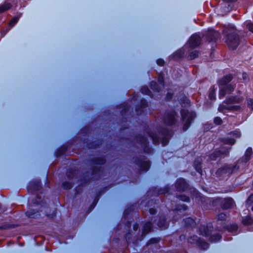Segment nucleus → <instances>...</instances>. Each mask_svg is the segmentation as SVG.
Segmentation results:
<instances>
[{
    "label": "nucleus",
    "mask_w": 253,
    "mask_h": 253,
    "mask_svg": "<svg viewBox=\"0 0 253 253\" xmlns=\"http://www.w3.org/2000/svg\"><path fill=\"white\" fill-rule=\"evenodd\" d=\"M181 120L184 122L183 129L186 131L190 126L191 122L196 117L195 112H189L187 110L182 109L181 111Z\"/></svg>",
    "instance_id": "3"
},
{
    "label": "nucleus",
    "mask_w": 253,
    "mask_h": 253,
    "mask_svg": "<svg viewBox=\"0 0 253 253\" xmlns=\"http://www.w3.org/2000/svg\"><path fill=\"white\" fill-rule=\"evenodd\" d=\"M149 212H150V214H152V215L155 214L156 213V210H155V209H154V208H150L149 209Z\"/></svg>",
    "instance_id": "45"
},
{
    "label": "nucleus",
    "mask_w": 253,
    "mask_h": 253,
    "mask_svg": "<svg viewBox=\"0 0 253 253\" xmlns=\"http://www.w3.org/2000/svg\"><path fill=\"white\" fill-rule=\"evenodd\" d=\"M214 122L216 125H219L222 123L221 119L219 117H215L214 119Z\"/></svg>",
    "instance_id": "41"
},
{
    "label": "nucleus",
    "mask_w": 253,
    "mask_h": 253,
    "mask_svg": "<svg viewBox=\"0 0 253 253\" xmlns=\"http://www.w3.org/2000/svg\"><path fill=\"white\" fill-rule=\"evenodd\" d=\"M188 242L190 244H196L201 249L204 250L209 248V244L206 242L199 238L197 236H193L189 237Z\"/></svg>",
    "instance_id": "6"
},
{
    "label": "nucleus",
    "mask_w": 253,
    "mask_h": 253,
    "mask_svg": "<svg viewBox=\"0 0 253 253\" xmlns=\"http://www.w3.org/2000/svg\"><path fill=\"white\" fill-rule=\"evenodd\" d=\"M246 76H247V74L246 73H243V78L244 79H246Z\"/></svg>",
    "instance_id": "50"
},
{
    "label": "nucleus",
    "mask_w": 253,
    "mask_h": 253,
    "mask_svg": "<svg viewBox=\"0 0 253 253\" xmlns=\"http://www.w3.org/2000/svg\"><path fill=\"white\" fill-rule=\"evenodd\" d=\"M226 215L224 213H220L217 215V220L218 221H224L226 219Z\"/></svg>",
    "instance_id": "37"
},
{
    "label": "nucleus",
    "mask_w": 253,
    "mask_h": 253,
    "mask_svg": "<svg viewBox=\"0 0 253 253\" xmlns=\"http://www.w3.org/2000/svg\"><path fill=\"white\" fill-rule=\"evenodd\" d=\"M234 204L233 199L231 198H225L221 202L222 208L223 209H228L233 207Z\"/></svg>",
    "instance_id": "12"
},
{
    "label": "nucleus",
    "mask_w": 253,
    "mask_h": 253,
    "mask_svg": "<svg viewBox=\"0 0 253 253\" xmlns=\"http://www.w3.org/2000/svg\"><path fill=\"white\" fill-rule=\"evenodd\" d=\"M224 1L226 2H234L236 1V0H224Z\"/></svg>",
    "instance_id": "49"
},
{
    "label": "nucleus",
    "mask_w": 253,
    "mask_h": 253,
    "mask_svg": "<svg viewBox=\"0 0 253 253\" xmlns=\"http://www.w3.org/2000/svg\"><path fill=\"white\" fill-rule=\"evenodd\" d=\"M216 88L214 86H212L210 88L209 97L210 99L213 100L215 98V91Z\"/></svg>",
    "instance_id": "25"
},
{
    "label": "nucleus",
    "mask_w": 253,
    "mask_h": 253,
    "mask_svg": "<svg viewBox=\"0 0 253 253\" xmlns=\"http://www.w3.org/2000/svg\"><path fill=\"white\" fill-rule=\"evenodd\" d=\"M221 238V236L219 234H213L211 236L210 240L212 242H216L219 241Z\"/></svg>",
    "instance_id": "27"
},
{
    "label": "nucleus",
    "mask_w": 253,
    "mask_h": 253,
    "mask_svg": "<svg viewBox=\"0 0 253 253\" xmlns=\"http://www.w3.org/2000/svg\"><path fill=\"white\" fill-rule=\"evenodd\" d=\"M228 153H229L228 150L225 151L224 153H221L220 151H215L213 153L211 154L210 155V158L211 160L214 161L216 159L217 157H221L222 154H224L225 156H227L228 155Z\"/></svg>",
    "instance_id": "18"
},
{
    "label": "nucleus",
    "mask_w": 253,
    "mask_h": 253,
    "mask_svg": "<svg viewBox=\"0 0 253 253\" xmlns=\"http://www.w3.org/2000/svg\"><path fill=\"white\" fill-rule=\"evenodd\" d=\"M201 43V38L198 34L193 35L189 40V46L194 48L200 45Z\"/></svg>",
    "instance_id": "8"
},
{
    "label": "nucleus",
    "mask_w": 253,
    "mask_h": 253,
    "mask_svg": "<svg viewBox=\"0 0 253 253\" xmlns=\"http://www.w3.org/2000/svg\"><path fill=\"white\" fill-rule=\"evenodd\" d=\"M248 105L253 110V99H249L248 100Z\"/></svg>",
    "instance_id": "43"
},
{
    "label": "nucleus",
    "mask_w": 253,
    "mask_h": 253,
    "mask_svg": "<svg viewBox=\"0 0 253 253\" xmlns=\"http://www.w3.org/2000/svg\"><path fill=\"white\" fill-rule=\"evenodd\" d=\"M230 134L233 136H234L236 138H239L241 135V132L239 129H236L231 132Z\"/></svg>",
    "instance_id": "32"
},
{
    "label": "nucleus",
    "mask_w": 253,
    "mask_h": 253,
    "mask_svg": "<svg viewBox=\"0 0 253 253\" xmlns=\"http://www.w3.org/2000/svg\"><path fill=\"white\" fill-rule=\"evenodd\" d=\"M208 40L210 41H216L219 37L218 32L212 29H209L207 33Z\"/></svg>",
    "instance_id": "9"
},
{
    "label": "nucleus",
    "mask_w": 253,
    "mask_h": 253,
    "mask_svg": "<svg viewBox=\"0 0 253 253\" xmlns=\"http://www.w3.org/2000/svg\"><path fill=\"white\" fill-rule=\"evenodd\" d=\"M184 222L186 226H192L195 224V220L191 217L184 219Z\"/></svg>",
    "instance_id": "23"
},
{
    "label": "nucleus",
    "mask_w": 253,
    "mask_h": 253,
    "mask_svg": "<svg viewBox=\"0 0 253 253\" xmlns=\"http://www.w3.org/2000/svg\"><path fill=\"white\" fill-rule=\"evenodd\" d=\"M18 20H19L18 17H17V16L14 17L10 21L9 25L11 27H13L16 24V23L18 22Z\"/></svg>",
    "instance_id": "35"
},
{
    "label": "nucleus",
    "mask_w": 253,
    "mask_h": 253,
    "mask_svg": "<svg viewBox=\"0 0 253 253\" xmlns=\"http://www.w3.org/2000/svg\"><path fill=\"white\" fill-rule=\"evenodd\" d=\"M253 203V194H251L246 200V203L251 205Z\"/></svg>",
    "instance_id": "40"
},
{
    "label": "nucleus",
    "mask_w": 253,
    "mask_h": 253,
    "mask_svg": "<svg viewBox=\"0 0 253 253\" xmlns=\"http://www.w3.org/2000/svg\"><path fill=\"white\" fill-rule=\"evenodd\" d=\"M152 229V223L151 222H147L143 226L142 234L145 235L150 232Z\"/></svg>",
    "instance_id": "20"
},
{
    "label": "nucleus",
    "mask_w": 253,
    "mask_h": 253,
    "mask_svg": "<svg viewBox=\"0 0 253 253\" xmlns=\"http://www.w3.org/2000/svg\"><path fill=\"white\" fill-rule=\"evenodd\" d=\"M141 91L143 94L148 95L150 96L152 95V92L147 86H143L141 89Z\"/></svg>",
    "instance_id": "29"
},
{
    "label": "nucleus",
    "mask_w": 253,
    "mask_h": 253,
    "mask_svg": "<svg viewBox=\"0 0 253 253\" xmlns=\"http://www.w3.org/2000/svg\"><path fill=\"white\" fill-rule=\"evenodd\" d=\"M163 138L159 139V138L156 135L153 134H149L150 137L152 139L154 143L157 144L160 141L163 146H166L169 142V139L171 136L170 132L167 130H164L161 132Z\"/></svg>",
    "instance_id": "4"
},
{
    "label": "nucleus",
    "mask_w": 253,
    "mask_h": 253,
    "mask_svg": "<svg viewBox=\"0 0 253 253\" xmlns=\"http://www.w3.org/2000/svg\"><path fill=\"white\" fill-rule=\"evenodd\" d=\"M150 87L155 91L159 92L160 91L158 84L155 82L153 81L150 83Z\"/></svg>",
    "instance_id": "28"
},
{
    "label": "nucleus",
    "mask_w": 253,
    "mask_h": 253,
    "mask_svg": "<svg viewBox=\"0 0 253 253\" xmlns=\"http://www.w3.org/2000/svg\"><path fill=\"white\" fill-rule=\"evenodd\" d=\"M142 143H143L144 145H146L147 144V141L146 138H142V140L140 141Z\"/></svg>",
    "instance_id": "47"
},
{
    "label": "nucleus",
    "mask_w": 253,
    "mask_h": 253,
    "mask_svg": "<svg viewBox=\"0 0 253 253\" xmlns=\"http://www.w3.org/2000/svg\"><path fill=\"white\" fill-rule=\"evenodd\" d=\"M55 215V212H54L51 215H48V216H50V217H52V216H54Z\"/></svg>",
    "instance_id": "51"
},
{
    "label": "nucleus",
    "mask_w": 253,
    "mask_h": 253,
    "mask_svg": "<svg viewBox=\"0 0 253 253\" xmlns=\"http://www.w3.org/2000/svg\"><path fill=\"white\" fill-rule=\"evenodd\" d=\"M239 169V166L235 165L234 167H230L228 166H225L222 169H219L218 171L222 173H227L228 174H231L234 172L235 170Z\"/></svg>",
    "instance_id": "11"
},
{
    "label": "nucleus",
    "mask_w": 253,
    "mask_h": 253,
    "mask_svg": "<svg viewBox=\"0 0 253 253\" xmlns=\"http://www.w3.org/2000/svg\"><path fill=\"white\" fill-rule=\"evenodd\" d=\"M240 108L239 106H227L224 105H220L218 107V111L221 112H224V110H238Z\"/></svg>",
    "instance_id": "16"
},
{
    "label": "nucleus",
    "mask_w": 253,
    "mask_h": 253,
    "mask_svg": "<svg viewBox=\"0 0 253 253\" xmlns=\"http://www.w3.org/2000/svg\"><path fill=\"white\" fill-rule=\"evenodd\" d=\"M140 169L142 171H147L150 168V164L149 161L143 160L138 163Z\"/></svg>",
    "instance_id": "14"
},
{
    "label": "nucleus",
    "mask_w": 253,
    "mask_h": 253,
    "mask_svg": "<svg viewBox=\"0 0 253 253\" xmlns=\"http://www.w3.org/2000/svg\"><path fill=\"white\" fill-rule=\"evenodd\" d=\"M243 100V97L241 96H230L227 98L224 102L227 104L239 103Z\"/></svg>",
    "instance_id": "13"
},
{
    "label": "nucleus",
    "mask_w": 253,
    "mask_h": 253,
    "mask_svg": "<svg viewBox=\"0 0 253 253\" xmlns=\"http://www.w3.org/2000/svg\"><path fill=\"white\" fill-rule=\"evenodd\" d=\"M138 224L135 223V224H134L133 225V228L134 230L136 231V230H137V228H138Z\"/></svg>",
    "instance_id": "48"
},
{
    "label": "nucleus",
    "mask_w": 253,
    "mask_h": 253,
    "mask_svg": "<svg viewBox=\"0 0 253 253\" xmlns=\"http://www.w3.org/2000/svg\"><path fill=\"white\" fill-rule=\"evenodd\" d=\"M178 116L174 111H169L166 113L164 118V123L167 125L171 126L176 124Z\"/></svg>",
    "instance_id": "5"
},
{
    "label": "nucleus",
    "mask_w": 253,
    "mask_h": 253,
    "mask_svg": "<svg viewBox=\"0 0 253 253\" xmlns=\"http://www.w3.org/2000/svg\"><path fill=\"white\" fill-rule=\"evenodd\" d=\"M212 228L211 223L208 224L206 226L201 225L199 227V232L201 235L205 237H208Z\"/></svg>",
    "instance_id": "7"
},
{
    "label": "nucleus",
    "mask_w": 253,
    "mask_h": 253,
    "mask_svg": "<svg viewBox=\"0 0 253 253\" xmlns=\"http://www.w3.org/2000/svg\"><path fill=\"white\" fill-rule=\"evenodd\" d=\"M199 55V52L197 50H194L190 53L189 57L190 59H193L197 58Z\"/></svg>",
    "instance_id": "34"
},
{
    "label": "nucleus",
    "mask_w": 253,
    "mask_h": 253,
    "mask_svg": "<svg viewBox=\"0 0 253 253\" xmlns=\"http://www.w3.org/2000/svg\"><path fill=\"white\" fill-rule=\"evenodd\" d=\"M232 79V75H228L224 76L218 81V84L220 87L219 97L220 99L223 98L226 94H230L233 91L234 86L231 84H228Z\"/></svg>",
    "instance_id": "1"
},
{
    "label": "nucleus",
    "mask_w": 253,
    "mask_h": 253,
    "mask_svg": "<svg viewBox=\"0 0 253 253\" xmlns=\"http://www.w3.org/2000/svg\"><path fill=\"white\" fill-rule=\"evenodd\" d=\"M26 215L29 218H37L40 217V214L39 211L35 210H29L26 212Z\"/></svg>",
    "instance_id": "17"
},
{
    "label": "nucleus",
    "mask_w": 253,
    "mask_h": 253,
    "mask_svg": "<svg viewBox=\"0 0 253 253\" xmlns=\"http://www.w3.org/2000/svg\"><path fill=\"white\" fill-rule=\"evenodd\" d=\"M246 27L248 30L253 33V23L252 22H247Z\"/></svg>",
    "instance_id": "39"
},
{
    "label": "nucleus",
    "mask_w": 253,
    "mask_h": 253,
    "mask_svg": "<svg viewBox=\"0 0 253 253\" xmlns=\"http://www.w3.org/2000/svg\"><path fill=\"white\" fill-rule=\"evenodd\" d=\"M32 185H33V183H30L29 185L28 186V189L29 190L32 186Z\"/></svg>",
    "instance_id": "52"
},
{
    "label": "nucleus",
    "mask_w": 253,
    "mask_h": 253,
    "mask_svg": "<svg viewBox=\"0 0 253 253\" xmlns=\"http://www.w3.org/2000/svg\"><path fill=\"white\" fill-rule=\"evenodd\" d=\"M158 226L161 229H166L168 227V224L165 218L160 219L158 222Z\"/></svg>",
    "instance_id": "21"
},
{
    "label": "nucleus",
    "mask_w": 253,
    "mask_h": 253,
    "mask_svg": "<svg viewBox=\"0 0 253 253\" xmlns=\"http://www.w3.org/2000/svg\"><path fill=\"white\" fill-rule=\"evenodd\" d=\"M223 33L226 35V42L229 48H236L239 44L240 39L235 32L234 27L231 26L228 29H225Z\"/></svg>",
    "instance_id": "2"
},
{
    "label": "nucleus",
    "mask_w": 253,
    "mask_h": 253,
    "mask_svg": "<svg viewBox=\"0 0 253 253\" xmlns=\"http://www.w3.org/2000/svg\"><path fill=\"white\" fill-rule=\"evenodd\" d=\"M158 82L160 85L164 87V77L162 75H160L158 78Z\"/></svg>",
    "instance_id": "38"
},
{
    "label": "nucleus",
    "mask_w": 253,
    "mask_h": 253,
    "mask_svg": "<svg viewBox=\"0 0 253 253\" xmlns=\"http://www.w3.org/2000/svg\"><path fill=\"white\" fill-rule=\"evenodd\" d=\"M253 154V150L251 148H248L245 153L243 159L245 162H247L251 158Z\"/></svg>",
    "instance_id": "19"
},
{
    "label": "nucleus",
    "mask_w": 253,
    "mask_h": 253,
    "mask_svg": "<svg viewBox=\"0 0 253 253\" xmlns=\"http://www.w3.org/2000/svg\"><path fill=\"white\" fill-rule=\"evenodd\" d=\"M34 203H35L36 204H38L36 202H35Z\"/></svg>",
    "instance_id": "54"
},
{
    "label": "nucleus",
    "mask_w": 253,
    "mask_h": 253,
    "mask_svg": "<svg viewBox=\"0 0 253 253\" xmlns=\"http://www.w3.org/2000/svg\"><path fill=\"white\" fill-rule=\"evenodd\" d=\"M72 184L68 182H64L62 184V187L64 189H69L72 187Z\"/></svg>",
    "instance_id": "36"
},
{
    "label": "nucleus",
    "mask_w": 253,
    "mask_h": 253,
    "mask_svg": "<svg viewBox=\"0 0 253 253\" xmlns=\"http://www.w3.org/2000/svg\"><path fill=\"white\" fill-rule=\"evenodd\" d=\"M187 209V207L185 205H178L175 209V212H178L181 211V210L186 211Z\"/></svg>",
    "instance_id": "31"
},
{
    "label": "nucleus",
    "mask_w": 253,
    "mask_h": 253,
    "mask_svg": "<svg viewBox=\"0 0 253 253\" xmlns=\"http://www.w3.org/2000/svg\"><path fill=\"white\" fill-rule=\"evenodd\" d=\"M176 190L178 191H183L185 190L187 187V183L183 178H179L176 180L175 183Z\"/></svg>",
    "instance_id": "10"
},
{
    "label": "nucleus",
    "mask_w": 253,
    "mask_h": 253,
    "mask_svg": "<svg viewBox=\"0 0 253 253\" xmlns=\"http://www.w3.org/2000/svg\"><path fill=\"white\" fill-rule=\"evenodd\" d=\"M36 186L37 187V189H38V187L40 186V182H38L36 184Z\"/></svg>",
    "instance_id": "53"
},
{
    "label": "nucleus",
    "mask_w": 253,
    "mask_h": 253,
    "mask_svg": "<svg viewBox=\"0 0 253 253\" xmlns=\"http://www.w3.org/2000/svg\"><path fill=\"white\" fill-rule=\"evenodd\" d=\"M183 104H185V105H188L190 104V101L186 97H184L183 102L181 103L182 106Z\"/></svg>",
    "instance_id": "42"
},
{
    "label": "nucleus",
    "mask_w": 253,
    "mask_h": 253,
    "mask_svg": "<svg viewBox=\"0 0 253 253\" xmlns=\"http://www.w3.org/2000/svg\"><path fill=\"white\" fill-rule=\"evenodd\" d=\"M11 7L10 3L4 2V3L0 5V13H2L6 10H8Z\"/></svg>",
    "instance_id": "22"
},
{
    "label": "nucleus",
    "mask_w": 253,
    "mask_h": 253,
    "mask_svg": "<svg viewBox=\"0 0 253 253\" xmlns=\"http://www.w3.org/2000/svg\"><path fill=\"white\" fill-rule=\"evenodd\" d=\"M222 141L225 144L233 145L235 143L236 140L234 138L226 137L223 138Z\"/></svg>",
    "instance_id": "26"
},
{
    "label": "nucleus",
    "mask_w": 253,
    "mask_h": 253,
    "mask_svg": "<svg viewBox=\"0 0 253 253\" xmlns=\"http://www.w3.org/2000/svg\"><path fill=\"white\" fill-rule=\"evenodd\" d=\"M201 163H202V158L201 157H198L196 158L194 162V166L196 170L199 172L200 174H202V167H201Z\"/></svg>",
    "instance_id": "15"
},
{
    "label": "nucleus",
    "mask_w": 253,
    "mask_h": 253,
    "mask_svg": "<svg viewBox=\"0 0 253 253\" xmlns=\"http://www.w3.org/2000/svg\"><path fill=\"white\" fill-rule=\"evenodd\" d=\"M172 98V94L170 93L169 92H168L167 96H166V100H169Z\"/></svg>",
    "instance_id": "46"
},
{
    "label": "nucleus",
    "mask_w": 253,
    "mask_h": 253,
    "mask_svg": "<svg viewBox=\"0 0 253 253\" xmlns=\"http://www.w3.org/2000/svg\"><path fill=\"white\" fill-rule=\"evenodd\" d=\"M157 63L158 65H159L160 66H163L164 65L165 61L162 59H158L157 60Z\"/></svg>",
    "instance_id": "44"
},
{
    "label": "nucleus",
    "mask_w": 253,
    "mask_h": 253,
    "mask_svg": "<svg viewBox=\"0 0 253 253\" xmlns=\"http://www.w3.org/2000/svg\"><path fill=\"white\" fill-rule=\"evenodd\" d=\"M226 228L229 232H232L237 230L238 226L236 224H233L228 226Z\"/></svg>",
    "instance_id": "30"
},
{
    "label": "nucleus",
    "mask_w": 253,
    "mask_h": 253,
    "mask_svg": "<svg viewBox=\"0 0 253 253\" xmlns=\"http://www.w3.org/2000/svg\"><path fill=\"white\" fill-rule=\"evenodd\" d=\"M177 198L182 201L188 202L190 201L189 198L184 195H181L178 196Z\"/></svg>",
    "instance_id": "33"
},
{
    "label": "nucleus",
    "mask_w": 253,
    "mask_h": 253,
    "mask_svg": "<svg viewBox=\"0 0 253 253\" xmlns=\"http://www.w3.org/2000/svg\"><path fill=\"white\" fill-rule=\"evenodd\" d=\"M242 222L245 225H251L253 223V219L251 216H248L243 219Z\"/></svg>",
    "instance_id": "24"
}]
</instances>
